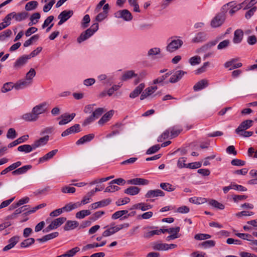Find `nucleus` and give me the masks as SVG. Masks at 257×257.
<instances>
[{
	"instance_id": "680f3d73",
	"label": "nucleus",
	"mask_w": 257,
	"mask_h": 257,
	"mask_svg": "<svg viewBox=\"0 0 257 257\" xmlns=\"http://www.w3.org/2000/svg\"><path fill=\"white\" fill-rule=\"evenodd\" d=\"M211 235L208 234L200 233L197 234L195 235L194 238L197 240H204L210 238Z\"/></svg>"
},
{
	"instance_id": "f3484780",
	"label": "nucleus",
	"mask_w": 257,
	"mask_h": 257,
	"mask_svg": "<svg viewBox=\"0 0 257 257\" xmlns=\"http://www.w3.org/2000/svg\"><path fill=\"white\" fill-rule=\"evenodd\" d=\"M149 183V181L148 180L140 178H136L133 179H131L127 181V183L129 184H133V185H148Z\"/></svg>"
},
{
	"instance_id": "39448f33",
	"label": "nucleus",
	"mask_w": 257,
	"mask_h": 257,
	"mask_svg": "<svg viewBox=\"0 0 257 257\" xmlns=\"http://www.w3.org/2000/svg\"><path fill=\"white\" fill-rule=\"evenodd\" d=\"M225 20V16L224 14H218L212 20L211 26L213 28H216L220 26Z\"/></svg>"
},
{
	"instance_id": "0e129e2a",
	"label": "nucleus",
	"mask_w": 257,
	"mask_h": 257,
	"mask_svg": "<svg viewBox=\"0 0 257 257\" xmlns=\"http://www.w3.org/2000/svg\"><path fill=\"white\" fill-rule=\"evenodd\" d=\"M231 164L233 166H242L245 165V162L241 160H239L237 159H234L231 161Z\"/></svg>"
},
{
	"instance_id": "aec40b11",
	"label": "nucleus",
	"mask_w": 257,
	"mask_h": 257,
	"mask_svg": "<svg viewBox=\"0 0 257 257\" xmlns=\"http://www.w3.org/2000/svg\"><path fill=\"white\" fill-rule=\"evenodd\" d=\"M57 152L58 150L57 149L49 152L43 157L39 159V163H42L44 162L48 161L49 160L52 158L57 154Z\"/></svg>"
},
{
	"instance_id": "dca6fc26",
	"label": "nucleus",
	"mask_w": 257,
	"mask_h": 257,
	"mask_svg": "<svg viewBox=\"0 0 257 257\" xmlns=\"http://www.w3.org/2000/svg\"><path fill=\"white\" fill-rule=\"evenodd\" d=\"M32 84L29 81L26 79H22L15 83V89L20 90L25 89Z\"/></svg>"
},
{
	"instance_id": "0eeeda50",
	"label": "nucleus",
	"mask_w": 257,
	"mask_h": 257,
	"mask_svg": "<svg viewBox=\"0 0 257 257\" xmlns=\"http://www.w3.org/2000/svg\"><path fill=\"white\" fill-rule=\"evenodd\" d=\"M238 61L237 58H234L226 62L224 64V66L226 68H229V70H231L235 68H240L242 66L241 63H236Z\"/></svg>"
},
{
	"instance_id": "a211bd4d",
	"label": "nucleus",
	"mask_w": 257,
	"mask_h": 257,
	"mask_svg": "<svg viewBox=\"0 0 257 257\" xmlns=\"http://www.w3.org/2000/svg\"><path fill=\"white\" fill-rule=\"evenodd\" d=\"M94 138V134H90L87 135H85L80 139H79L76 142L77 145H83L84 143L89 142L92 140Z\"/></svg>"
},
{
	"instance_id": "2f4dec72",
	"label": "nucleus",
	"mask_w": 257,
	"mask_h": 257,
	"mask_svg": "<svg viewBox=\"0 0 257 257\" xmlns=\"http://www.w3.org/2000/svg\"><path fill=\"white\" fill-rule=\"evenodd\" d=\"M28 16V13L26 12H23L19 13L15 12L14 19L16 21L21 22L26 19Z\"/></svg>"
},
{
	"instance_id": "a18cd8bd",
	"label": "nucleus",
	"mask_w": 257,
	"mask_h": 257,
	"mask_svg": "<svg viewBox=\"0 0 257 257\" xmlns=\"http://www.w3.org/2000/svg\"><path fill=\"white\" fill-rule=\"evenodd\" d=\"M15 12H12L7 15L6 17L3 19V22L9 26L11 25V21L12 18H14Z\"/></svg>"
},
{
	"instance_id": "1a4fd4ad",
	"label": "nucleus",
	"mask_w": 257,
	"mask_h": 257,
	"mask_svg": "<svg viewBox=\"0 0 257 257\" xmlns=\"http://www.w3.org/2000/svg\"><path fill=\"white\" fill-rule=\"evenodd\" d=\"M164 192L160 189L150 190H149L145 194V197L147 198H151L159 196H164Z\"/></svg>"
},
{
	"instance_id": "f8f14e48",
	"label": "nucleus",
	"mask_w": 257,
	"mask_h": 257,
	"mask_svg": "<svg viewBox=\"0 0 257 257\" xmlns=\"http://www.w3.org/2000/svg\"><path fill=\"white\" fill-rule=\"evenodd\" d=\"M186 73V72L182 70L176 71L170 77L169 82L173 83L179 81Z\"/></svg>"
},
{
	"instance_id": "ea45409f",
	"label": "nucleus",
	"mask_w": 257,
	"mask_h": 257,
	"mask_svg": "<svg viewBox=\"0 0 257 257\" xmlns=\"http://www.w3.org/2000/svg\"><path fill=\"white\" fill-rule=\"evenodd\" d=\"M36 75V71L33 68L30 69L29 71L27 73L25 79L29 81L31 83H32L33 78Z\"/></svg>"
},
{
	"instance_id": "7c9ffc66",
	"label": "nucleus",
	"mask_w": 257,
	"mask_h": 257,
	"mask_svg": "<svg viewBox=\"0 0 257 257\" xmlns=\"http://www.w3.org/2000/svg\"><path fill=\"white\" fill-rule=\"evenodd\" d=\"M35 150L33 148V145H23L19 146L18 148V151L19 152H24L26 153H28L32 152L33 150Z\"/></svg>"
},
{
	"instance_id": "49530a36",
	"label": "nucleus",
	"mask_w": 257,
	"mask_h": 257,
	"mask_svg": "<svg viewBox=\"0 0 257 257\" xmlns=\"http://www.w3.org/2000/svg\"><path fill=\"white\" fill-rule=\"evenodd\" d=\"M106 111L103 108L99 107L95 109L93 112L92 115L95 119L98 118L100 116H101L102 113Z\"/></svg>"
},
{
	"instance_id": "bb28decb",
	"label": "nucleus",
	"mask_w": 257,
	"mask_h": 257,
	"mask_svg": "<svg viewBox=\"0 0 257 257\" xmlns=\"http://www.w3.org/2000/svg\"><path fill=\"white\" fill-rule=\"evenodd\" d=\"M28 137H29L28 135L23 136L18 138L17 140L14 141V142L10 143L8 145V148H12L13 147L17 146V145H18L19 144L25 142L27 140Z\"/></svg>"
},
{
	"instance_id": "774afa93",
	"label": "nucleus",
	"mask_w": 257,
	"mask_h": 257,
	"mask_svg": "<svg viewBox=\"0 0 257 257\" xmlns=\"http://www.w3.org/2000/svg\"><path fill=\"white\" fill-rule=\"evenodd\" d=\"M54 20V16H49L44 21V23L42 25V28L45 29Z\"/></svg>"
},
{
	"instance_id": "4468645a",
	"label": "nucleus",
	"mask_w": 257,
	"mask_h": 257,
	"mask_svg": "<svg viewBox=\"0 0 257 257\" xmlns=\"http://www.w3.org/2000/svg\"><path fill=\"white\" fill-rule=\"evenodd\" d=\"M114 114V110H110L105 113L102 117L98 120V123L100 125H103L105 123L109 121Z\"/></svg>"
},
{
	"instance_id": "ddd939ff",
	"label": "nucleus",
	"mask_w": 257,
	"mask_h": 257,
	"mask_svg": "<svg viewBox=\"0 0 257 257\" xmlns=\"http://www.w3.org/2000/svg\"><path fill=\"white\" fill-rule=\"evenodd\" d=\"M30 59L29 56L26 55L20 57L17 60L14 64V67L16 69H19L24 66L27 62L28 60Z\"/></svg>"
},
{
	"instance_id": "f257e3e1",
	"label": "nucleus",
	"mask_w": 257,
	"mask_h": 257,
	"mask_svg": "<svg viewBox=\"0 0 257 257\" xmlns=\"http://www.w3.org/2000/svg\"><path fill=\"white\" fill-rule=\"evenodd\" d=\"M49 104L47 102H43L36 106L32 109V111L26 113L22 116V118L27 121H36L39 115L45 113L48 109Z\"/></svg>"
},
{
	"instance_id": "20e7f679",
	"label": "nucleus",
	"mask_w": 257,
	"mask_h": 257,
	"mask_svg": "<svg viewBox=\"0 0 257 257\" xmlns=\"http://www.w3.org/2000/svg\"><path fill=\"white\" fill-rule=\"evenodd\" d=\"M73 14V12L72 10L63 11L58 16V19L60 20L58 23V25H61L66 21H67Z\"/></svg>"
},
{
	"instance_id": "423d86ee",
	"label": "nucleus",
	"mask_w": 257,
	"mask_h": 257,
	"mask_svg": "<svg viewBox=\"0 0 257 257\" xmlns=\"http://www.w3.org/2000/svg\"><path fill=\"white\" fill-rule=\"evenodd\" d=\"M115 15L116 18H122L126 21H130L133 19L132 14L129 11L125 9L117 11Z\"/></svg>"
},
{
	"instance_id": "8fccbe9b",
	"label": "nucleus",
	"mask_w": 257,
	"mask_h": 257,
	"mask_svg": "<svg viewBox=\"0 0 257 257\" xmlns=\"http://www.w3.org/2000/svg\"><path fill=\"white\" fill-rule=\"evenodd\" d=\"M161 52V50L159 48L155 47L150 49L148 52V56L152 57L154 55L159 54Z\"/></svg>"
},
{
	"instance_id": "4be33fe9",
	"label": "nucleus",
	"mask_w": 257,
	"mask_h": 257,
	"mask_svg": "<svg viewBox=\"0 0 257 257\" xmlns=\"http://www.w3.org/2000/svg\"><path fill=\"white\" fill-rule=\"evenodd\" d=\"M59 235L58 232H54L43 236L42 238L37 239L39 242H46L49 240L56 238Z\"/></svg>"
},
{
	"instance_id": "69168bd1",
	"label": "nucleus",
	"mask_w": 257,
	"mask_h": 257,
	"mask_svg": "<svg viewBox=\"0 0 257 257\" xmlns=\"http://www.w3.org/2000/svg\"><path fill=\"white\" fill-rule=\"evenodd\" d=\"M186 158H180L177 163V166L179 168H187V164H185Z\"/></svg>"
},
{
	"instance_id": "58836bf2",
	"label": "nucleus",
	"mask_w": 257,
	"mask_h": 257,
	"mask_svg": "<svg viewBox=\"0 0 257 257\" xmlns=\"http://www.w3.org/2000/svg\"><path fill=\"white\" fill-rule=\"evenodd\" d=\"M209 204L210 205L221 210H223L224 208V205L223 204L220 203L214 199H210L209 201Z\"/></svg>"
},
{
	"instance_id": "6e6552de",
	"label": "nucleus",
	"mask_w": 257,
	"mask_h": 257,
	"mask_svg": "<svg viewBox=\"0 0 257 257\" xmlns=\"http://www.w3.org/2000/svg\"><path fill=\"white\" fill-rule=\"evenodd\" d=\"M253 121L252 120H245L243 121L235 130V133L239 134L241 132H243L252 125Z\"/></svg>"
},
{
	"instance_id": "bf43d9fd",
	"label": "nucleus",
	"mask_w": 257,
	"mask_h": 257,
	"mask_svg": "<svg viewBox=\"0 0 257 257\" xmlns=\"http://www.w3.org/2000/svg\"><path fill=\"white\" fill-rule=\"evenodd\" d=\"M55 3V0H51L49 3L45 5L43 7V11L45 13L49 12L53 7V5Z\"/></svg>"
},
{
	"instance_id": "72a5a7b5",
	"label": "nucleus",
	"mask_w": 257,
	"mask_h": 257,
	"mask_svg": "<svg viewBox=\"0 0 257 257\" xmlns=\"http://www.w3.org/2000/svg\"><path fill=\"white\" fill-rule=\"evenodd\" d=\"M13 88L15 89V84H14L13 82H7L4 84L1 91L3 93H6L11 90Z\"/></svg>"
},
{
	"instance_id": "393cba45",
	"label": "nucleus",
	"mask_w": 257,
	"mask_h": 257,
	"mask_svg": "<svg viewBox=\"0 0 257 257\" xmlns=\"http://www.w3.org/2000/svg\"><path fill=\"white\" fill-rule=\"evenodd\" d=\"M136 76H137V74L133 70H128L123 73L121 80L125 81Z\"/></svg>"
},
{
	"instance_id": "f03ea898",
	"label": "nucleus",
	"mask_w": 257,
	"mask_h": 257,
	"mask_svg": "<svg viewBox=\"0 0 257 257\" xmlns=\"http://www.w3.org/2000/svg\"><path fill=\"white\" fill-rule=\"evenodd\" d=\"M183 42L178 37H172L168 40V45L166 50L168 52L173 53L179 50L183 45Z\"/></svg>"
},
{
	"instance_id": "e2e57ef3",
	"label": "nucleus",
	"mask_w": 257,
	"mask_h": 257,
	"mask_svg": "<svg viewBox=\"0 0 257 257\" xmlns=\"http://www.w3.org/2000/svg\"><path fill=\"white\" fill-rule=\"evenodd\" d=\"M201 245L204 248L212 247L215 245V242L212 240H207L202 242Z\"/></svg>"
},
{
	"instance_id": "4d7b16f0",
	"label": "nucleus",
	"mask_w": 257,
	"mask_h": 257,
	"mask_svg": "<svg viewBox=\"0 0 257 257\" xmlns=\"http://www.w3.org/2000/svg\"><path fill=\"white\" fill-rule=\"evenodd\" d=\"M76 191L74 187L65 186L61 188V191L64 193H74Z\"/></svg>"
},
{
	"instance_id": "5701e85b",
	"label": "nucleus",
	"mask_w": 257,
	"mask_h": 257,
	"mask_svg": "<svg viewBox=\"0 0 257 257\" xmlns=\"http://www.w3.org/2000/svg\"><path fill=\"white\" fill-rule=\"evenodd\" d=\"M243 33L240 29H237L234 32L233 42L235 44L241 42L243 38Z\"/></svg>"
},
{
	"instance_id": "473e14b6",
	"label": "nucleus",
	"mask_w": 257,
	"mask_h": 257,
	"mask_svg": "<svg viewBox=\"0 0 257 257\" xmlns=\"http://www.w3.org/2000/svg\"><path fill=\"white\" fill-rule=\"evenodd\" d=\"M247 2V0H245L243 2H242L241 4L238 5V6H235V3L233 2V4L232 5V7H230L231 10L229 11V13L231 15H232L235 12L237 11L238 10L241 9L242 8V6L243 5L246 4Z\"/></svg>"
},
{
	"instance_id": "9d476101",
	"label": "nucleus",
	"mask_w": 257,
	"mask_h": 257,
	"mask_svg": "<svg viewBox=\"0 0 257 257\" xmlns=\"http://www.w3.org/2000/svg\"><path fill=\"white\" fill-rule=\"evenodd\" d=\"M49 140V136L48 135L45 136L43 137L40 138L39 139L36 140L33 145V148L35 149L44 146L46 145Z\"/></svg>"
},
{
	"instance_id": "37998d69",
	"label": "nucleus",
	"mask_w": 257,
	"mask_h": 257,
	"mask_svg": "<svg viewBox=\"0 0 257 257\" xmlns=\"http://www.w3.org/2000/svg\"><path fill=\"white\" fill-rule=\"evenodd\" d=\"M189 62L192 66H194L200 63L201 58L199 56H193L189 59Z\"/></svg>"
},
{
	"instance_id": "b1692460",
	"label": "nucleus",
	"mask_w": 257,
	"mask_h": 257,
	"mask_svg": "<svg viewBox=\"0 0 257 257\" xmlns=\"http://www.w3.org/2000/svg\"><path fill=\"white\" fill-rule=\"evenodd\" d=\"M32 168L31 165H26L19 168L12 172L13 175H21L26 173L29 170Z\"/></svg>"
},
{
	"instance_id": "de8ad7c7",
	"label": "nucleus",
	"mask_w": 257,
	"mask_h": 257,
	"mask_svg": "<svg viewBox=\"0 0 257 257\" xmlns=\"http://www.w3.org/2000/svg\"><path fill=\"white\" fill-rule=\"evenodd\" d=\"M170 137V132L169 130H166L158 138V142H162L164 140L169 138Z\"/></svg>"
},
{
	"instance_id": "e433bc0d",
	"label": "nucleus",
	"mask_w": 257,
	"mask_h": 257,
	"mask_svg": "<svg viewBox=\"0 0 257 257\" xmlns=\"http://www.w3.org/2000/svg\"><path fill=\"white\" fill-rule=\"evenodd\" d=\"M38 3L37 1H31L28 2L25 6V10L27 11L35 10L38 6Z\"/></svg>"
},
{
	"instance_id": "a878e982",
	"label": "nucleus",
	"mask_w": 257,
	"mask_h": 257,
	"mask_svg": "<svg viewBox=\"0 0 257 257\" xmlns=\"http://www.w3.org/2000/svg\"><path fill=\"white\" fill-rule=\"evenodd\" d=\"M79 225L77 221H70L69 220L66 222L64 226V229L66 231L72 230L77 227Z\"/></svg>"
},
{
	"instance_id": "2eb2a0df",
	"label": "nucleus",
	"mask_w": 257,
	"mask_h": 257,
	"mask_svg": "<svg viewBox=\"0 0 257 257\" xmlns=\"http://www.w3.org/2000/svg\"><path fill=\"white\" fill-rule=\"evenodd\" d=\"M208 86V81L206 79H202L197 82L193 86V89L195 91H198L203 89Z\"/></svg>"
},
{
	"instance_id": "cd10ccee",
	"label": "nucleus",
	"mask_w": 257,
	"mask_h": 257,
	"mask_svg": "<svg viewBox=\"0 0 257 257\" xmlns=\"http://www.w3.org/2000/svg\"><path fill=\"white\" fill-rule=\"evenodd\" d=\"M66 221V218L62 217L55 219L51 222V224L54 229L57 228L59 226L61 225L64 222Z\"/></svg>"
},
{
	"instance_id": "5fc2aeb1",
	"label": "nucleus",
	"mask_w": 257,
	"mask_h": 257,
	"mask_svg": "<svg viewBox=\"0 0 257 257\" xmlns=\"http://www.w3.org/2000/svg\"><path fill=\"white\" fill-rule=\"evenodd\" d=\"M229 44L230 41L229 40H225L219 43L217 46V49L218 50L225 49L229 46Z\"/></svg>"
},
{
	"instance_id": "79ce46f5",
	"label": "nucleus",
	"mask_w": 257,
	"mask_h": 257,
	"mask_svg": "<svg viewBox=\"0 0 257 257\" xmlns=\"http://www.w3.org/2000/svg\"><path fill=\"white\" fill-rule=\"evenodd\" d=\"M35 242V239L33 238H29L24 240L21 243V247H27L33 244Z\"/></svg>"
},
{
	"instance_id": "052dcab7",
	"label": "nucleus",
	"mask_w": 257,
	"mask_h": 257,
	"mask_svg": "<svg viewBox=\"0 0 257 257\" xmlns=\"http://www.w3.org/2000/svg\"><path fill=\"white\" fill-rule=\"evenodd\" d=\"M111 200L110 198H107L97 202V203L99 208L104 207L109 205L111 203Z\"/></svg>"
},
{
	"instance_id": "864d4df0",
	"label": "nucleus",
	"mask_w": 257,
	"mask_h": 257,
	"mask_svg": "<svg viewBox=\"0 0 257 257\" xmlns=\"http://www.w3.org/2000/svg\"><path fill=\"white\" fill-rule=\"evenodd\" d=\"M94 194V191L93 190L91 191L88 192L86 195L84 197L83 199L81 200V204H85L88 202V201L90 199V198Z\"/></svg>"
},
{
	"instance_id": "6ab92c4d",
	"label": "nucleus",
	"mask_w": 257,
	"mask_h": 257,
	"mask_svg": "<svg viewBox=\"0 0 257 257\" xmlns=\"http://www.w3.org/2000/svg\"><path fill=\"white\" fill-rule=\"evenodd\" d=\"M75 116V113H72L71 114H64L61 115V118H62V119L59 122V124L61 125L68 123L74 118Z\"/></svg>"
},
{
	"instance_id": "13d9d810",
	"label": "nucleus",
	"mask_w": 257,
	"mask_h": 257,
	"mask_svg": "<svg viewBox=\"0 0 257 257\" xmlns=\"http://www.w3.org/2000/svg\"><path fill=\"white\" fill-rule=\"evenodd\" d=\"M79 250L80 248L78 247H75L70 250H68L66 252V254L68 255V257H72Z\"/></svg>"
},
{
	"instance_id": "c03bdc74",
	"label": "nucleus",
	"mask_w": 257,
	"mask_h": 257,
	"mask_svg": "<svg viewBox=\"0 0 257 257\" xmlns=\"http://www.w3.org/2000/svg\"><path fill=\"white\" fill-rule=\"evenodd\" d=\"M12 34V32L10 29H7L6 31L0 33V41H3L5 40L7 37H9Z\"/></svg>"
},
{
	"instance_id": "4c0bfd02",
	"label": "nucleus",
	"mask_w": 257,
	"mask_h": 257,
	"mask_svg": "<svg viewBox=\"0 0 257 257\" xmlns=\"http://www.w3.org/2000/svg\"><path fill=\"white\" fill-rule=\"evenodd\" d=\"M160 186L162 189L168 192L173 191L175 189L174 186L168 183H162Z\"/></svg>"
},
{
	"instance_id": "603ef678",
	"label": "nucleus",
	"mask_w": 257,
	"mask_h": 257,
	"mask_svg": "<svg viewBox=\"0 0 257 257\" xmlns=\"http://www.w3.org/2000/svg\"><path fill=\"white\" fill-rule=\"evenodd\" d=\"M119 189V187L117 186L113 185V184H110L107 187L104 192H113L115 191H117Z\"/></svg>"
},
{
	"instance_id": "6e6d98bb",
	"label": "nucleus",
	"mask_w": 257,
	"mask_h": 257,
	"mask_svg": "<svg viewBox=\"0 0 257 257\" xmlns=\"http://www.w3.org/2000/svg\"><path fill=\"white\" fill-rule=\"evenodd\" d=\"M17 137V133L15 130L13 128H11L9 129L7 134V137L8 139H14L16 138Z\"/></svg>"
},
{
	"instance_id": "9b49d317",
	"label": "nucleus",
	"mask_w": 257,
	"mask_h": 257,
	"mask_svg": "<svg viewBox=\"0 0 257 257\" xmlns=\"http://www.w3.org/2000/svg\"><path fill=\"white\" fill-rule=\"evenodd\" d=\"M80 131V125L78 124H75L62 132L61 136L62 137H66L70 134L79 133Z\"/></svg>"
},
{
	"instance_id": "a19ab883",
	"label": "nucleus",
	"mask_w": 257,
	"mask_h": 257,
	"mask_svg": "<svg viewBox=\"0 0 257 257\" xmlns=\"http://www.w3.org/2000/svg\"><path fill=\"white\" fill-rule=\"evenodd\" d=\"M91 212L88 210H83L76 213V217L78 219H82L86 216L89 215Z\"/></svg>"
},
{
	"instance_id": "c85d7f7f",
	"label": "nucleus",
	"mask_w": 257,
	"mask_h": 257,
	"mask_svg": "<svg viewBox=\"0 0 257 257\" xmlns=\"http://www.w3.org/2000/svg\"><path fill=\"white\" fill-rule=\"evenodd\" d=\"M206 34L204 32L198 33L193 39L192 41L194 43H199L205 41Z\"/></svg>"
},
{
	"instance_id": "c756f323",
	"label": "nucleus",
	"mask_w": 257,
	"mask_h": 257,
	"mask_svg": "<svg viewBox=\"0 0 257 257\" xmlns=\"http://www.w3.org/2000/svg\"><path fill=\"white\" fill-rule=\"evenodd\" d=\"M140 191V188L136 186H131L124 190V193L130 195H135Z\"/></svg>"
},
{
	"instance_id": "338daca9",
	"label": "nucleus",
	"mask_w": 257,
	"mask_h": 257,
	"mask_svg": "<svg viewBox=\"0 0 257 257\" xmlns=\"http://www.w3.org/2000/svg\"><path fill=\"white\" fill-rule=\"evenodd\" d=\"M115 233V231L113 228V227H110L106 230H105L102 233V236L107 237L110 236L111 235Z\"/></svg>"
},
{
	"instance_id": "f704fd0d",
	"label": "nucleus",
	"mask_w": 257,
	"mask_h": 257,
	"mask_svg": "<svg viewBox=\"0 0 257 257\" xmlns=\"http://www.w3.org/2000/svg\"><path fill=\"white\" fill-rule=\"evenodd\" d=\"M190 202L196 204H200L204 203L207 202V200L205 198H201V197H191L189 199Z\"/></svg>"
},
{
	"instance_id": "c9c22d12",
	"label": "nucleus",
	"mask_w": 257,
	"mask_h": 257,
	"mask_svg": "<svg viewBox=\"0 0 257 257\" xmlns=\"http://www.w3.org/2000/svg\"><path fill=\"white\" fill-rule=\"evenodd\" d=\"M79 206H80V204H79V203H70L66 204L65 206H64L62 208L63 209V211H66L68 212V211H71L72 210H73L74 209L77 208Z\"/></svg>"
},
{
	"instance_id": "412c9836",
	"label": "nucleus",
	"mask_w": 257,
	"mask_h": 257,
	"mask_svg": "<svg viewBox=\"0 0 257 257\" xmlns=\"http://www.w3.org/2000/svg\"><path fill=\"white\" fill-rule=\"evenodd\" d=\"M145 87V84L143 83H141L138 86L134 91L130 94V97L132 98H135L139 96L142 92Z\"/></svg>"
},
{
	"instance_id": "09e8293b",
	"label": "nucleus",
	"mask_w": 257,
	"mask_h": 257,
	"mask_svg": "<svg viewBox=\"0 0 257 257\" xmlns=\"http://www.w3.org/2000/svg\"><path fill=\"white\" fill-rule=\"evenodd\" d=\"M90 19L88 15H85L81 22V27L83 28H86L88 26L89 23H90Z\"/></svg>"
},
{
	"instance_id": "3c124183",
	"label": "nucleus",
	"mask_w": 257,
	"mask_h": 257,
	"mask_svg": "<svg viewBox=\"0 0 257 257\" xmlns=\"http://www.w3.org/2000/svg\"><path fill=\"white\" fill-rule=\"evenodd\" d=\"M160 149V146L159 145H156L151 147H150L146 152V154L147 155H151L154 153H156L158 151H159Z\"/></svg>"
},
{
	"instance_id": "7ed1b4c3",
	"label": "nucleus",
	"mask_w": 257,
	"mask_h": 257,
	"mask_svg": "<svg viewBox=\"0 0 257 257\" xmlns=\"http://www.w3.org/2000/svg\"><path fill=\"white\" fill-rule=\"evenodd\" d=\"M98 29V24H93L90 28L87 29L85 31L81 33L80 36L77 38V42L79 43L87 40L91 37Z\"/></svg>"
}]
</instances>
